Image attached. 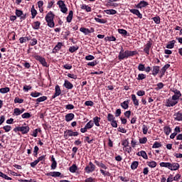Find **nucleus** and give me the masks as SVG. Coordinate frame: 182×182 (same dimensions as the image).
<instances>
[{
  "label": "nucleus",
  "mask_w": 182,
  "mask_h": 182,
  "mask_svg": "<svg viewBox=\"0 0 182 182\" xmlns=\"http://www.w3.org/2000/svg\"><path fill=\"white\" fill-rule=\"evenodd\" d=\"M129 139H125L122 141V145L124 146V147H129Z\"/></svg>",
  "instance_id": "69168bd1"
},
{
  "label": "nucleus",
  "mask_w": 182,
  "mask_h": 182,
  "mask_svg": "<svg viewBox=\"0 0 182 182\" xmlns=\"http://www.w3.org/2000/svg\"><path fill=\"white\" fill-rule=\"evenodd\" d=\"M31 96L32 97H39V96H42V93L36 91V92H31Z\"/></svg>",
  "instance_id": "603ef678"
},
{
  "label": "nucleus",
  "mask_w": 182,
  "mask_h": 182,
  "mask_svg": "<svg viewBox=\"0 0 182 182\" xmlns=\"http://www.w3.org/2000/svg\"><path fill=\"white\" fill-rule=\"evenodd\" d=\"M142 132L144 134H147V132H149V127H147L146 124L142 126Z\"/></svg>",
  "instance_id": "338daca9"
},
{
  "label": "nucleus",
  "mask_w": 182,
  "mask_h": 182,
  "mask_svg": "<svg viewBox=\"0 0 182 182\" xmlns=\"http://www.w3.org/2000/svg\"><path fill=\"white\" fill-rule=\"evenodd\" d=\"M73 136V130L72 129H67L64 132V137L65 139H68L69 137Z\"/></svg>",
  "instance_id": "5701e85b"
},
{
  "label": "nucleus",
  "mask_w": 182,
  "mask_h": 182,
  "mask_svg": "<svg viewBox=\"0 0 182 182\" xmlns=\"http://www.w3.org/2000/svg\"><path fill=\"white\" fill-rule=\"evenodd\" d=\"M151 46H153V43L150 41H148L144 46V52L146 53V55H150V49H151Z\"/></svg>",
  "instance_id": "9b49d317"
},
{
  "label": "nucleus",
  "mask_w": 182,
  "mask_h": 182,
  "mask_svg": "<svg viewBox=\"0 0 182 182\" xmlns=\"http://www.w3.org/2000/svg\"><path fill=\"white\" fill-rule=\"evenodd\" d=\"M3 129L6 132V133H8L10 130H11L12 127H11L10 125H6L3 127Z\"/></svg>",
  "instance_id": "0e129e2a"
},
{
  "label": "nucleus",
  "mask_w": 182,
  "mask_h": 182,
  "mask_svg": "<svg viewBox=\"0 0 182 182\" xmlns=\"http://www.w3.org/2000/svg\"><path fill=\"white\" fill-rule=\"evenodd\" d=\"M53 19H55V14H53V12L49 11L45 17V20L49 28H55V21H53Z\"/></svg>",
  "instance_id": "f257e3e1"
},
{
  "label": "nucleus",
  "mask_w": 182,
  "mask_h": 182,
  "mask_svg": "<svg viewBox=\"0 0 182 182\" xmlns=\"http://www.w3.org/2000/svg\"><path fill=\"white\" fill-rule=\"evenodd\" d=\"M118 33H120V35H122V36H129V33L127 32V31L123 28H119Z\"/></svg>",
  "instance_id": "72a5a7b5"
},
{
  "label": "nucleus",
  "mask_w": 182,
  "mask_h": 182,
  "mask_svg": "<svg viewBox=\"0 0 182 182\" xmlns=\"http://www.w3.org/2000/svg\"><path fill=\"white\" fill-rule=\"evenodd\" d=\"M21 109H19V108H14L13 116H21Z\"/></svg>",
  "instance_id": "79ce46f5"
},
{
  "label": "nucleus",
  "mask_w": 182,
  "mask_h": 182,
  "mask_svg": "<svg viewBox=\"0 0 182 182\" xmlns=\"http://www.w3.org/2000/svg\"><path fill=\"white\" fill-rule=\"evenodd\" d=\"M161 144L159 141H155L152 146V149H159V147H161Z\"/></svg>",
  "instance_id": "4d7b16f0"
},
{
  "label": "nucleus",
  "mask_w": 182,
  "mask_h": 182,
  "mask_svg": "<svg viewBox=\"0 0 182 182\" xmlns=\"http://www.w3.org/2000/svg\"><path fill=\"white\" fill-rule=\"evenodd\" d=\"M174 45H176V40H172L168 42L166 46L167 49H173L174 48Z\"/></svg>",
  "instance_id": "473e14b6"
},
{
  "label": "nucleus",
  "mask_w": 182,
  "mask_h": 182,
  "mask_svg": "<svg viewBox=\"0 0 182 182\" xmlns=\"http://www.w3.org/2000/svg\"><path fill=\"white\" fill-rule=\"evenodd\" d=\"M138 70H139V72H144V70H146V67L144 64L139 63L138 65Z\"/></svg>",
  "instance_id": "864d4df0"
},
{
  "label": "nucleus",
  "mask_w": 182,
  "mask_h": 182,
  "mask_svg": "<svg viewBox=\"0 0 182 182\" xmlns=\"http://www.w3.org/2000/svg\"><path fill=\"white\" fill-rule=\"evenodd\" d=\"M77 171V166H76V164H73V165L70 167V173H76Z\"/></svg>",
  "instance_id": "a18cd8bd"
},
{
  "label": "nucleus",
  "mask_w": 182,
  "mask_h": 182,
  "mask_svg": "<svg viewBox=\"0 0 182 182\" xmlns=\"http://www.w3.org/2000/svg\"><path fill=\"white\" fill-rule=\"evenodd\" d=\"M73 19V11H70L68 16L66 18V21L67 22H68V23H70V22H72V20Z\"/></svg>",
  "instance_id": "bb28decb"
},
{
  "label": "nucleus",
  "mask_w": 182,
  "mask_h": 182,
  "mask_svg": "<svg viewBox=\"0 0 182 182\" xmlns=\"http://www.w3.org/2000/svg\"><path fill=\"white\" fill-rule=\"evenodd\" d=\"M61 94L62 90H60V86H59V85H55V93L52 96V99H55V97H58V96H60Z\"/></svg>",
  "instance_id": "6e6552de"
},
{
  "label": "nucleus",
  "mask_w": 182,
  "mask_h": 182,
  "mask_svg": "<svg viewBox=\"0 0 182 182\" xmlns=\"http://www.w3.org/2000/svg\"><path fill=\"white\" fill-rule=\"evenodd\" d=\"M15 14L17 18H21L22 15H23V11L19 9H16Z\"/></svg>",
  "instance_id": "09e8293b"
},
{
  "label": "nucleus",
  "mask_w": 182,
  "mask_h": 182,
  "mask_svg": "<svg viewBox=\"0 0 182 182\" xmlns=\"http://www.w3.org/2000/svg\"><path fill=\"white\" fill-rule=\"evenodd\" d=\"M175 122H182V110H179L173 114Z\"/></svg>",
  "instance_id": "9d476101"
},
{
  "label": "nucleus",
  "mask_w": 182,
  "mask_h": 182,
  "mask_svg": "<svg viewBox=\"0 0 182 182\" xmlns=\"http://www.w3.org/2000/svg\"><path fill=\"white\" fill-rule=\"evenodd\" d=\"M178 103V101L177 100H173V97L166 100V107H173V106H176V105H177Z\"/></svg>",
  "instance_id": "39448f33"
},
{
  "label": "nucleus",
  "mask_w": 182,
  "mask_h": 182,
  "mask_svg": "<svg viewBox=\"0 0 182 182\" xmlns=\"http://www.w3.org/2000/svg\"><path fill=\"white\" fill-rule=\"evenodd\" d=\"M139 167V161H134L131 164V168L132 170H136Z\"/></svg>",
  "instance_id": "a19ab883"
},
{
  "label": "nucleus",
  "mask_w": 182,
  "mask_h": 182,
  "mask_svg": "<svg viewBox=\"0 0 182 182\" xmlns=\"http://www.w3.org/2000/svg\"><path fill=\"white\" fill-rule=\"evenodd\" d=\"M95 170H96V166L93 164V163L92 161L89 162V165L87 166L85 168V173H87V174L90 173H93V171H95Z\"/></svg>",
  "instance_id": "7ed1b4c3"
},
{
  "label": "nucleus",
  "mask_w": 182,
  "mask_h": 182,
  "mask_svg": "<svg viewBox=\"0 0 182 182\" xmlns=\"http://www.w3.org/2000/svg\"><path fill=\"white\" fill-rule=\"evenodd\" d=\"M146 164L151 168H154L155 167L157 166V162H156L154 161H146Z\"/></svg>",
  "instance_id": "c85d7f7f"
},
{
  "label": "nucleus",
  "mask_w": 182,
  "mask_h": 182,
  "mask_svg": "<svg viewBox=\"0 0 182 182\" xmlns=\"http://www.w3.org/2000/svg\"><path fill=\"white\" fill-rule=\"evenodd\" d=\"M33 29L38 31L41 28V21H34L32 25Z\"/></svg>",
  "instance_id": "c756f323"
},
{
  "label": "nucleus",
  "mask_w": 182,
  "mask_h": 182,
  "mask_svg": "<svg viewBox=\"0 0 182 182\" xmlns=\"http://www.w3.org/2000/svg\"><path fill=\"white\" fill-rule=\"evenodd\" d=\"M168 68H170V64H166L161 69V70H160V73H161L160 77H163L164 76V75H166V71L167 70V69H168Z\"/></svg>",
  "instance_id": "412c9836"
},
{
  "label": "nucleus",
  "mask_w": 182,
  "mask_h": 182,
  "mask_svg": "<svg viewBox=\"0 0 182 182\" xmlns=\"http://www.w3.org/2000/svg\"><path fill=\"white\" fill-rule=\"evenodd\" d=\"M35 59L36 60H38V62H40V63H41L43 66H44L45 68H48V63L46 62V60L45 59V58L41 55H36Z\"/></svg>",
  "instance_id": "423d86ee"
},
{
  "label": "nucleus",
  "mask_w": 182,
  "mask_h": 182,
  "mask_svg": "<svg viewBox=\"0 0 182 182\" xmlns=\"http://www.w3.org/2000/svg\"><path fill=\"white\" fill-rule=\"evenodd\" d=\"M45 100H48V97L43 96V97H38L36 100V105H39V103L42 102H45Z\"/></svg>",
  "instance_id": "2f4dec72"
},
{
  "label": "nucleus",
  "mask_w": 182,
  "mask_h": 182,
  "mask_svg": "<svg viewBox=\"0 0 182 182\" xmlns=\"http://www.w3.org/2000/svg\"><path fill=\"white\" fill-rule=\"evenodd\" d=\"M31 12V19H35V17L36 16V15H38V11H36V9H35V6H32Z\"/></svg>",
  "instance_id": "cd10ccee"
},
{
  "label": "nucleus",
  "mask_w": 182,
  "mask_h": 182,
  "mask_svg": "<svg viewBox=\"0 0 182 182\" xmlns=\"http://www.w3.org/2000/svg\"><path fill=\"white\" fill-rule=\"evenodd\" d=\"M100 120H102V118L99 117H95L93 118L92 123H94V124L97 126V127H100Z\"/></svg>",
  "instance_id": "a878e982"
},
{
  "label": "nucleus",
  "mask_w": 182,
  "mask_h": 182,
  "mask_svg": "<svg viewBox=\"0 0 182 182\" xmlns=\"http://www.w3.org/2000/svg\"><path fill=\"white\" fill-rule=\"evenodd\" d=\"M14 103H16V104L19 103L21 105V103H23V99H21V98L16 97L14 99Z\"/></svg>",
  "instance_id": "680f3d73"
},
{
  "label": "nucleus",
  "mask_w": 182,
  "mask_h": 182,
  "mask_svg": "<svg viewBox=\"0 0 182 182\" xmlns=\"http://www.w3.org/2000/svg\"><path fill=\"white\" fill-rule=\"evenodd\" d=\"M160 66L159 65H154L153 66V69H152V73L151 75L153 76H157V75H159V73H160Z\"/></svg>",
  "instance_id": "f3484780"
},
{
  "label": "nucleus",
  "mask_w": 182,
  "mask_h": 182,
  "mask_svg": "<svg viewBox=\"0 0 182 182\" xmlns=\"http://www.w3.org/2000/svg\"><path fill=\"white\" fill-rule=\"evenodd\" d=\"M152 20L154 21V22H155L156 23V25H159L160 23V21H161V18H160V16H156V17H154L152 18Z\"/></svg>",
  "instance_id": "13d9d810"
},
{
  "label": "nucleus",
  "mask_w": 182,
  "mask_h": 182,
  "mask_svg": "<svg viewBox=\"0 0 182 182\" xmlns=\"http://www.w3.org/2000/svg\"><path fill=\"white\" fill-rule=\"evenodd\" d=\"M129 12H131V14H133L134 15H136L138 18H139V19L143 18V14H141V13H140V11H139L138 9H129Z\"/></svg>",
  "instance_id": "f8f14e48"
},
{
  "label": "nucleus",
  "mask_w": 182,
  "mask_h": 182,
  "mask_svg": "<svg viewBox=\"0 0 182 182\" xmlns=\"http://www.w3.org/2000/svg\"><path fill=\"white\" fill-rule=\"evenodd\" d=\"M159 166L161 167H166V168H168V170H170V166H171V163H170V162H161L159 164Z\"/></svg>",
  "instance_id": "c9c22d12"
},
{
  "label": "nucleus",
  "mask_w": 182,
  "mask_h": 182,
  "mask_svg": "<svg viewBox=\"0 0 182 182\" xmlns=\"http://www.w3.org/2000/svg\"><path fill=\"white\" fill-rule=\"evenodd\" d=\"M178 168H180V164L178 163H171V166L169 168V170H171V171H176V170H178Z\"/></svg>",
  "instance_id": "2eb2a0df"
},
{
  "label": "nucleus",
  "mask_w": 182,
  "mask_h": 182,
  "mask_svg": "<svg viewBox=\"0 0 182 182\" xmlns=\"http://www.w3.org/2000/svg\"><path fill=\"white\" fill-rule=\"evenodd\" d=\"M146 75L144 73H140L138 75V77H136V80H144V79H146Z\"/></svg>",
  "instance_id": "8fccbe9b"
},
{
  "label": "nucleus",
  "mask_w": 182,
  "mask_h": 182,
  "mask_svg": "<svg viewBox=\"0 0 182 182\" xmlns=\"http://www.w3.org/2000/svg\"><path fill=\"white\" fill-rule=\"evenodd\" d=\"M95 164H96V166H97V167H100L101 168H104V170H107V166L106 165H105V164H103V161H99L97 160H95L94 161Z\"/></svg>",
  "instance_id": "a211bd4d"
},
{
  "label": "nucleus",
  "mask_w": 182,
  "mask_h": 182,
  "mask_svg": "<svg viewBox=\"0 0 182 182\" xmlns=\"http://www.w3.org/2000/svg\"><path fill=\"white\" fill-rule=\"evenodd\" d=\"M136 156H139V157H142L144 159V160H148L149 156H147V153L144 151H141L138 153H136Z\"/></svg>",
  "instance_id": "b1692460"
},
{
  "label": "nucleus",
  "mask_w": 182,
  "mask_h": 182,
  "mask_svg": "<svg viewBox=\"0 0 182 182\" xmlns=\"http://www.w3.org/2000/svg\"><path fill=\"white\" fill-rule=\"evenodd\" d=\"M29 126H22L20 127V132L22 133V134H27V133H29Z\"/></svg>",
  "instance_id": "4be33fe9"
},
{
  "label": "nucleus",
  "mask_w": 182,
  "mask_h": 182,
  "mask_svg": "<svg viewBox=\"0 0 182 182\" xmlns=\"http://www.w3.org/2000/svg\"><path fill=\"white\" fill-rule=\"evenodd\" d=\"M10 90L11 89L8 87L0 88V93H3V94L8 93Z\"/></svg>",
  "instance_id": "3c124183"
},
{
  "label": "nucleus",
  "mask_w": 182,
  "mask_h": 182,
  "mask_svg": "<svg viewBox=\"0 0 182 182\" xmlns=\"http://www.w3.org/2000/svg\"><path fill=\"white\" fill-rule=\"evenodd\" d=\"M157 87H156V90H160L164 87V84L163 82H159L156 85Z\"/></svg>",
  "instance_id": "bf43d9fd"
},
{
  "label": "nucleus",
  "mask_w": 182,
  "mask_h": 182,
  "mask_svg": "<svg viewBox=\"0 0 182 182\" xmlns=\"http://www.w3.org/2000/svg\"><path fill=\"white\" fill-rule=\"evenodd\" d=\"M129 103H130V100H127L122 102L120 106L124 110H127V109H129Z\"/></svg>",
  "instance_id": "393cba45"
},
{
  "label": "nucleus",
  "mask_w": 182,
  "mask_h": 182,
  "mask_svg": "<svg viewBox=\"0 0 182 182\" xmlns=\"http://www.w3.org/2000/svg\"><path fill=\"white\" fill-rule=\"evenodd\" d=\"M63 86L65 89H68V90H72V89H73V84L68 80H65Z\"/></svg>",
  "instance_id": "ddd939ff"
},
{
  "label": "nucleus",
  "mask_w": 182,
  "mask_h": 182,
  "mask_svg": "<svg viewBox=\"0 0 182 182\" xmlns=\"http://www.w3.org/2000/svg\"><path fill=\"white\" fill-rule=\"evenodd\" d=\"M80 31L82 32V33H85V35H89V28L81 27L80 28Z\"/></svg>",
  "instance_id": "5fc2aeb1"
},
{
  "label": "nucleus",
  "mask_w": 182,
  "mask_h": 182,
  "mask_svg": "<svg viewBox=\"0 0 182 182\" xmlns=\"http://www.w3.org/2000/svg\"><path fill=\"white\" fill-rule=\"evenodd\" d=\"M107 119L108 122H113L114 120H115L116 117H114V115L109 113L107 114Z\"/></svg>",
  "instance_id": "49530a36"
},
{
  "label": "nucleus",
  "mask_w": 182,
  "mask_h": 182,
  "mask_svg": "<svg viewBox=\"0 0 182 182\" xmlns=\"http://www.w3.org/2000/svg\"><path fill=\"white\" fill-rule=\"evenodd\" d=\"M95 21L98 22V23H106V22H107V21H106L105 19L99 18H97V17L95 18Z\"/></svg>",
  "instance_id": "6e6d98bb"
},
{
  "label": "nucleus",
  "mask_w": 182,
  "mask_h": 182,
  "mask_svg": "<svg viewBox=\"0 0 182 182\" xmlns=\"http://www.w3.org/2000/svg\"><path fill=\"white\" fill-rule=\"evenodd\" d=\"M127 52L128 53V58H130L132 56H136V55L139 54L137 50L132 51V50H127Z\"/></svg>",
  "instance_id": "58836bf2"
},
{
  "label": "nucleus",
  "mask_w": 182,
  "mask_h": 182,
  "mask_svg": "<svg viewBox=\"0 0 182 182\" xmlns=\"http://www.w3.org/2000/svg\"><path fill=\"white\" fill-rule=\"evenodd\" d=\"M171 90L173 93L172 96L173 100H178V102L179 100H182V98H181L182 94H181V92H180V90L176 88H173Z\"/></svg>",
  "instance_id": "f03ea898"
},
{
  "label": "nucleus",
  "mask_w": 182,
  "mask_h": 182,
  "mask_svg": "<svg viewBox=\"0 0 182 182\" xmlns=\"http://www.w3.org/2000/svg\"><path fill=\"white\" fill-rule=\"evenodd\" d=\"M74 119H75V114L73 113H69L65 116V122H72V120Z\"/></svg>",
  "instance_id": "aec40b11"
},
{
  "label": "nucleus",
  "mask_w": 182,
  "mask_h": 182,
  "mask_svg": "<svg viewBox=\"0 0 182 182\" xmlns=\"http://www.w3.org/2000/svg\"><path fill=\"white\" fill-rule=\"evenodd\" d=\"M21 64L23 65V66H24L26 69H31V63L26 61H23Z\"/></svg>",
  "instance_id": "052dcab7"
},
{
  "label": "nucleus",
  "mask_w": 182,
  "mask_h": 182,
  "mask_svg": "<svg viewBox=\"0 0 182 182\" xmlns=\"http://www.w3.org/2000/svg\"><path fill=\"white\" fill-rule=\"evenodd\" d=\"M36 160L38 163L41 161V164H44L45 160H46V155H42L41 156H39Z\"/></svg>",
  "instance_id": "4c0bfd02"
},
{
  "label": "nucleus",
  "mask_w": 182,
  "mask_h": 182,
  "mask_svg": "<svg viewBox=\"0 0 182 182\" xmlns=\"http://www.w3.org/2000/svg\"><path fill=\"white\" fill-rule=\"evenodd\" d=\"M85 182H95V179L94 178L89 177L85 180Z\"/></svg>",
  "instance_id": "774afa93"
},
{
  "label": "nucleus",
  "mask_w": 182,
  "mask_h": 182,
  "mask_svg": "<svg viewBox=\"0 0 182 182\" xmlns=\"http://www.w3.org/2000/svg\"><path fill=\"white\" fill-rule=\"evenodd\" d=\"M95 126V123H93L92 120H90V122H88L86 124L85 127H87V129L89 130L90 129H92V127H93Z\"/></svg>",
  "instance_id": "c03bdc74"
},
{
  "label": "nucleus",
  "mask_w": 182,
  "mask_h": 182,
  "mask_svg": "<svg viewBox=\"0 0 182 182\" xmlns=\"http://www.w3.org/2000/svg\"><path fill=\"white\" fill-rule=\"evenodd\" d=\"M164 133H165L166 136H168L170 133H171V128L168 126H165L164 127Z\"/></svg>",
  "instance_id": "f704fd0d"
},
{
  "label": "nucleus",
  "mask_w": 182,
  "mask_h": 182,
  "mask_svg": "<svg viewBox=\"0 0 182 182\" xmlns=\"http://www.w3.org/2000/svg\"><path fill=\"white\" fill-rule=\"evenodd\" d=\"M46 176H47L48 177L50 176V177H60V178H62L63 177V175L62 174V173L59 172V171H53V172H49L46 173Z\"/></svg>",
  "instance_id": "0eeeda50"
},
{
  "label": "nucleus",
  "mask_w": 182,
  "mask_h": 182,
  "mask_svg": "<svg viewBox=\"0 0 182 182\" xmlns=\"http://www.w3.org/2000/svg\"><path fill=\"white\" fill-rule=\"evenodd\" d=\"M22 119H31L32 117V115L29 112H25L21 114Z\"/></svg>",
  "instance_id": "de8ad7c7"
},
{
  "label": "nucleus",
  "mask_w": 182,
  "mask_h": 182,
  "mask_svg": "<svg viewBox=\"0 0 182 182\" xmlns=\"http://www.w3.org/2000/svg\"><path fill=\"white\" fill-rule=\"evenodd\" d=\"M100 171L101 173V174H102V176H104V177H110V176H112V173H110V172L109 171H106L103 169H100Z\"/></svg>",
  "instance_id": "ea45409f"
},
{
  "label": "nucleus",
  "mask_w": 182,
  "mask_h": 182,
  "mask_svg": "<svg viewBox=\"0 0 182 182\" xmlns=\"http://www.w3.org/2000/svg\"><path fill=\"white\" fill-rule=\"evenodd\" d=\"M146 6H149V2L144 0L141 1L138 4H135V7L138 9L146 8Z\"/></svg>",
  "instance_id": "1a4fd4ad"
},
{
  "label": "nucleus",
  "mask_w": 182,
  "mask_h": 182,
  "mask_svg": "<svg viewBox=\"0 0 182 182\" xmlns=\"http://www.w3.org/2000/svg\"><path fill=\"white\" fill-rule=\"evenodd\" d=\"M38 153H39V147L38 146H34L33 156L34 157H38Z\"/></svg>",
  "instance_id": "37998d69"
},
{
  "label": "nucleus",
  "mask_w": 182,
  "mask_h": 182,
  "mask_svg": "<svg viewBox=\"0 0 182 182\" xmlns=\"http://www.w3.org/2000/svg\"><path fill=\"white\" fill-rule=\"evenodd\" d=\"M129 55L127 53V50H125L124 53H119L118 55V59L119 60H124V59H128Z\"/></svg>",
  "instance_id": "4468645a"
},
{
  "label": "nucleus",
  "mask_w": 182,
  "mask_h": 182,
  "mask_svg": "<svg viewBox=\"0 0 182 182\" xmlns=\"http://www.w3.org/2000/svg\"><path fill=\"white\" fill-rule=\"evenodd\" d=\"M57 5H58L60 11L63 12V14H66L68 12V7H66V4H65V2L63 1H58L57 2Z\"/></svg>",
  "instance_id": "20e7f679"
},
{
  "label": "nucleus",
  "mask_w": 182,
  "mask_h": 182,
  "mask_svg": "<svg viewBox=\"0 0 182 182\" xmlns=\"http://www.w3.org/2000/svg\"><path fill=\"white\" fill-rule=\"evenodd\" d=\"M104 12L107 14V15H116L117 14V11L114 9H107L105 10Z\"/></svg>",
  "instance_id": "7c9ffc66"
},
{
  "label": "nucleus",
  "mask_w": 182,
  "mask_h": 182,
  "mask_svg": "<svg viewBox=\"0 0 182 182\" xmlns=\"http://www.w3.org/2000/svg\"><path fill=\"white\" fill-rule=\"evenodd\" d=\"M85 106H90V107H92V106H95V102H93V101H86L85 102Z\"/></svg>",
  "instance_id": "e2e57ef3"
},
{
  "label": "nucleus",
  "mask_w": 182,
  "mask_h": 182,
  "mask_svg": "<svg viewBox=\"0 0 182 182\" xmlns=\"http://www.w3.org/2000/svg\"><path fill=\"white\" fill-rule=\"evenodd\" d=\"M62 46H63V43L58 42L57 45L53 49L52 53H58L60 49H62Z\"/></svg>",
  "instance_id": "dca6fc26"
},
{
  "label": "nucleus",
  "mask_w": 182,
  "mask_h": 182,
  "mask_svg": "<svg viewBox=\"0 0 182 182\" xmlns=\"http://www.w3.org/2000/svg\"><path fill=\"white\" fill-rule=\"evenodd\" d=\"M79 50V47L77 46H70L68 49L70 53H75V52H76V50Z\"/></svg>",
  "instance_id": "e433bc0d"
},
{
  "label": "nucleus",
  "mask_w": 182,
  "mask_h": 182,
  "mask_svg": "<svg viewBox=\"0 0 182 182\" xmlns=\"http://www.w3.org/2000/svg\"><path fill=\"white\" fill-rule=\"evenodd\" d=\"M131 99L134 103V105L135 106L136 109H137V107H139V100H137V97H136V95L132 94L131 95Z\"/></svg>",
  "instance_id": "6ab92c4d"
}]
</instances>
